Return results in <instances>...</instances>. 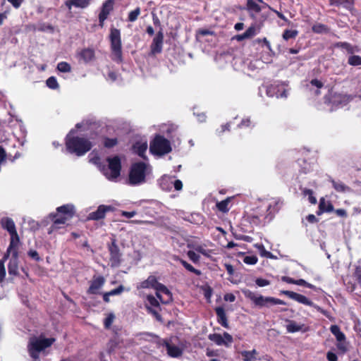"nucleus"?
Here are the masks:
<instances>
[{"label":"nucleus","mask_w":361,"mask_h":361,"mask_svg":"<svg viewBox=\"0 0 361 361\" xmlns=\"http://www.w3.org/2000/svg\"><path fill=\"white\" fill-rule=\"evenodd\" d=\"M208 338L217 345H224L226 347L231 346L233 342L232 336L227 332H224L223 336L216 333L210 334Z\"/></svg>","instance_id":"11"},{"label":"nucleus","mask_w":361,"mask_h":361,"mask_svg":"<svg viewBox=\"0 0 361 361\" xmlns=\"http://www.w3.org/2000/svg\"><path fill=\"white\" fill-rule=\"evenodd\" d=\"M140 13L141 8L140 7H137L133 11L129 12L127 20L130 23L135 22L138 18V16L140 15Z\"/></svg>","instance_id":"39"},{"label":"nucleus","mask_w":361,"mask_h":361,"mask_svg":"<svg viewBox=\"0 0 361 361\" xmlns=\"http://www.w3.org/2000/svg\"><path fill=\"white\" fill-rule=\"evenodd\" d=\"M252 124V121L250 118H245L242 119L241 122L238 125V127L240 128H248L250 127Z\"/></svg>","instance_id":"50"},{"label":"nucleus","mask_w":361,"mask_h":361,"mask_svg":"<svg viewBox=\"0 0 361 361\" xmlns=\"http://www.w3.org/2000/svg\"><path fill=\"white\" fill-rule=\"evenodd\" d=\"M78 56L80 60L87 63L95 59V51L92 48H85L78 53Z\"/></svg>","instance_id":"22"},{"label":"nucleus","mask_w":361,"mask_h":361,"mask_svg":"<svg viewBox=\"0 0 361 361\" xmlns=\"http://www.w3.org/2000/svg\"><path fill=\"white\" fill-rule=\"evenodd\" d=\"M140 288H154L156 290V295L162 303L166 304L171 299V293L166 286L157 281L156 276L150 275L148 278L140 283Z\"/></svg>","instance_id":"3"},{"label":"nucleus","mask_w":361,"mask_h":361,"mask_svg":"<svg viewBox=\"0 0 361 361\" xmlns=\"http://www.w3.org/2000/svg\"><path fill=\"white\" fill-rule=\"evenodd\" d=\"M1 225L3 228L6 229L10 235H13L14 233H18L15 224L11 219L8 217L3 218L1 220Z\"/></svg>","instance_id":"26"},{"label":"nucleus","mask_w":361,"mask_h":361,"mask_svg":"<svg viewBox=\"0 0 361 361\" xmlns=\"http://www.w3.org/2000/svg\"><path fill=\"white\" fill-rule=\"evenodd\" d=\"M124 290V287L123 285H120L116 288H114L110 291H109V294L110 296L116 295L121 294Z\"/></svg>","instance_id":"52"},{"label":"nucleus","mask_w":361,"mask_h":361,"mask_svg":"<svg viewBox=\"0 0 361 361\" xmlns=\"http://www.w3.org/2000/svg\"><path fill=\"white\" fill-rule=\"evenodd\" d=\"M134 153L137 154L141 158L146 159L147 157L145 152L147 149V144L146 142H136L132 147Z\"/></svg>","instance_id":"25"},{"label":"nucleus","mask_w":361,"mask_h":361,"mask_svg":"<svg viewBox=\"0 0 361 361\" xmlns=\"http://www.w3.org/2000/svg\"><path fill=\"white\" fill-rule=\"evenodd\" d=\"M20 244V238L18 233L11 235L10 244L7 249L5 258H7L8 255L13 257H18V247Z\"/></svg>","instance_id":"17"},{"label":"nucleus","mask_w":361,"mask_h":361,"mask_svg":"<svg viewBox=\"0 0 361 361\" xmlns=\"http://www.w3.org/2000/svg\"><path fill=\"white\" fill-rule=\"evenodd\" d=\"M47 86L52 90H56L59 87L56 78L54 76H51L47 79Z\"/></svg>","instance_id":"43"},{"label":"nucleus","mask_w":361,"mask_h":361,"mask_svg":"<svg viewBox=\"0 0 361 361\" xmlns=\"http://www.w3.org/2000/svg\"><path fill=\"white\" fill-rule=\"evenodd\" d=\"M302 194L305 195V196H308V200H309V202L311 203V204H315L317 203V199L316 197L314 196V193H313V191L311 189H308V188H304L302 190Z\"/></svg>","instance_id":"40"},{"label":"nucleus","mask_w":361,"mask_h":361,"mask_svg":"<svg viewBox=\"0 0 361 361\" xmlns=\"http://www.w3.org/2000/svg\"><path fill=\"white\" fill-rule=\"evenodd\" d=\"M178 260L180 263L183 266V267L187 269L188 271L195 274L197 276H200L202 272L200 270L194 268L190 264L187 262L185 260L178 258Z\"/></svg>","instance_id":"32"},{"label":"nucleus","mask_w":361,"mask_h":361,"mask_svg":"<svg viewBox=\"0 0 361 361\" xmlns=\"http://www.w3.org/2000/svg\"><path fill=\"white\" fill-rule=\"evenodd\" d=\"M242 293L246 298L250 300L255 306L259 308L264 307H270L276 305H286V302L283 300L274 297H265L262 295H257L249 289H243L242 290Z\"/></svg>","instance_id":"4"},{"label":"nucleus","mask_w":361,"mask_h":361,"mask_svg":"<svg viewBox=\"0 0 361 361\" xmlns=\"http://www.w3.org/2000/svg\"><path fill=\"white\" fill-rule=\"evenodd\" d=\"M334 210V205L330 201H326L324 197L319 200L317 215H321L324 212H331Z\"/></svg>","instance_id":"24"},{"label":"nucleus","mask_w":361,"mask_h":361,"mask_svg":"<svg viewBox=\"0 0 361 361\" xmlns=\"http://www.w3.org/2000/svg\"><path fill=\"white\" fill-rule=\"evenodd\" d=\"M108 250L110 255L109 260L111 267H119L122 261V254L120 251L119 247L116 243V239L111 240V243L108 245Z\"/></svg>","instance_id":"9"},{"label":"nucleus","mask_w":361,"mask_h":361,"mask_svg":"<svg viewBox=\"0 0 361 361\" xmlns=\"http://www.w3.org/2000/svg\"><path fill=\"white\" fill-rule=\"evenodd\" d=\"M149 151L152 154L163 156L170 153L172 147L169 140L158 134L150 142Z\"/></svg>","instance_id":"6"},{"label":"nucleus","mask_w":361,"mask_h":361,"mask_svg":"<svg viewBox=\"0 0 361 361\" xmlns=\"http://www.w3.org/2000/svg\"><path fill=\"white\" fill-rule=\"evenodd\" d=\"M354 0H329V5L337 7L342 6L345 9L350 10L354 6Z\"/></svg>","instance_id":"27"},{"label":"nucleus","mask_w":361,"mask_h":361,"mask_svg":"<svg viewBox=\"0 0 361 361\" xmlns=\"http://www.w3.org/2000/svg\"><path fill=\"white\" fill-rule=\"evenodd\" d=\"M8 268L9 275L16 276L18 274V257L12 256L9 261Z\"/></svg>","instance_id":"29"},{"label":"nucleus","mask_w":361,"mask_h":361,"mask_svg":"<svg viewBox=\"0 0 361 361\" xmlns=\"http://www.w3.org/2000/svg\"><path fill=\"white\" fill-rule=\"evenodd\" d=\"M160 345L166 348L167 354L171 357H179L183 354V350L177 345H171L166 340H161L159 342Z\"/></svg>","instance_id":"19"},{"label":"nucleus","mask_w":361,"mask_h":361,"mask_svg":"<svg viewBox=\"0 0 361 361\" xmlns=\"http://www.w3.org/2000/svg\"><path fill=\"white\" fill-rule=\"evenodd\" d=\"M114 1L106 0L102 6L101 11L98 16L99 25L103 27L104 25V21L108 18L109 15L114 10Z\"/></svg>","instance_id":"13"},{"label":"nucleus","mask_w":361,"mask_h":361,"mask_svg":"<svg viewBox=\"0 0 361 361\" xmlns=\"http://www.w3.org/2000/svg\"><path fill=\"white\" fill-rule=\"evenodd\" d=\"M286 329L288 332L295 333L301 330V326L297 324L295 322H290L287 326Z\"/></svg>","instance_id":"44"},{"label":"nucleus","mask_w":361,"mask_h":361,"mask_svg":"<svg viewBox=\"0 0 361 361\" xmlns=\"http://www.w3.org/2000/svg\"><path fill=\"white\" fill-rule=\"evenodd\" d=\"M312 31L317 34H327L330 29L326 25L317 23L312 25Z\"/></svg>","instance_id":"30"},{"label":"nucleus","mask_w":361,"mask_h":361,"mask_svg":"<svg viewBox=\"0 0 361 361\" xmlns=\"http://www.w3.org/2000/svg\"><path fill=\"white\" fill-rule=\"evenodd\" d=\"M330 182L332 183V186L334 190L338 192H345V191L350 190L348 186L340 180L336 181L334 179H331Z\"/></svg>","instance_id":"31"},{"label":"nucleus","mask_w":361,"mask_h":361,"mask_svg":"<svg viewBox=\"0 0 361 361\" xmlns=\"http://www.w3.org/2000/svg\"><path fill=\"white\" fill-rule=\"evenodd\" d=\"M243 356V361H253L255 360V356L257 355V352L255 349L252 350H243L240 353Z\"/></svg>","instance_id":"33"},{"label":"nucleus","mask_w":361,"mask_h":361,"mask_svg":"<svg viewBox=\"0 0 361 361\" xmlns=\"http://www.w3.org/2000/svg\"><path fill=\"white\" fill-rule=\"evenodd\" d=\"M147 312L149 314H152L158 321H161V316L157 312V310H156L155 309H153L151 307H148V306H147Z\"/></svg>","instance_id":"51"},{"label":"nucleus","mask_w":361,"mask_h":361,"mask_svg":"<svg viewBox=\"0 0 361 361\" xmlns=\"http://www.w3.org/2000/svg\"><path fill=\"white\" fill-rule=\"evenodd\" d=\"M45 348V338L41 336L39 338L33 337L30 339L28 345L30 355L36 361L39 355Z\"/></svg>","instance_id":"8"},{"label":"nucleus","mask_w":361,"mask_h":361,"mask_svg":"<svg viewBox=\"0 0 361 361\" xmlns=\"http://www.w3.org/2000/svg\"><path fill=\"white\" fill-rule=\"evenodd\" d=\"M147 164L139 161L132 164L129 173V183L131 185H137L145 180Z\"/></svg>","instance_id":"7"},{"label":"nucleus","mask_w":361,"mask_h":361,"mask_svg":"<svg viewBox=\"0 0 361 361\" xmlns=\"http://www.w3.org/2000/svg\"><path fill=\"white\" fill-rule=\"evenodd\" d=\"M109 37L111 51V59L117 63H121L123 59L120 30L114 27H111Z\"/></svg>","instance_id":"5"},{"label":"nucleus","mask_w":361,"mask_h":361,"mask_svg":"<svg viewBox=\"0 0 361 361\" xmlns=\"http://www.w3.org/2000/svg\"><path fill=\"white\" fill-rule=\"evenodd\" d=\"M225 301L234 302L235 300V296L233 293H226L224 296Z\"/></svg>","instance_id":"63"},{"label":"nucleus","mask_w":361,"mask_h":361,"mask_svg":"<svg viewBox=\"0 0 361 361\" xmlns=\"http://www.w3.org/2000/svg\"><path fill=\"white\" fill-rule=\"evenodd\" d=\"M258 247L260 251L261 256L265 257H271V255H272L271 253L270 252L267 251L263 245H259Z\"/></svg>","instance_id":"53"},{"label":"nucleus","mask_w":361,"mask_h":361,"mask_svg":"<svg viewBox=\"0 0 361 361\" xmlns=\"http://www.w3.org/2000/svg\"><path fill=\"white\" fill-rule=\"evenodd\" d=\"M338 47H341L343 49H346L348 52H353V48L350 43L348 42H339L338 43Z\"/></svg>","instance_id":"55"},{"label":"nucleus","mask_w":361,"mask_h":361,"mask_svg":"<svg viewBox=\"0 0 361 361\" xmlns=\"http://www.w3.org/2000/svg\"><path fill=\"white\" fill-rule=\"evenodd\" d=\"M246 7L249 11H254L257 13L262 11L261 6L254 0H247Z\"/></svg>","instance_id":"37"},{"label":"nucleus","mask_w":361,"mask_h":361,"mask_svg":"<svg viewBox=\"0 0 361 361\" xmlns=\"http://www.w3.org/2000/svg\"><path fill=\"white\" fill-rule=\"evenodd\" d=\"M231 202V197H227L226 200L216 202V207L219 211L226 213L229 210L228 204Z\"/></svg>","instance_id":"35"},{"label":"nucleus","mask_w":361,"mask_h":361,"mask_svg":"<svg viewBox=\"0 0 361 361\" xmlns=\"http://www.w3.org/2000/svg\"><path fill=\"white\" fill-rule=\"evenodd\" d=\"M147 300L148 302L149 303V305L152 307H159V301L153 295H147Z\"/></svg>","instance_id":"49"},{"label":"nucleus","mask_w":361,"mask_h":361,"mask_svg":"<svg viewBox=\"0 0 361 361\" xmlns=\"http://www.w3.org/2000/svg\"><path fill=\"white\" fill-rule=\"evenodd\" d=\"M187 255L192 262H194V263L199 262L200 257L199 255L196 254L194 251H192V250L188 251Z\"/></svg>","instance_id":"46"},{"label":"nucleus","mask_w":361,"mask_h":361,"mask_svg":"<svg viewBox=\"0 0 361 361\" xmlns=\"http://www.w3.org/2000/svg\"><path fill=\"white\" fill-rule=\"evenodd\" d=\"M28 255L33 259L38 261L39 259V255L35 250H30L28 252Z\"/></svg>","instance_id":"64"},{"label":"nucleus","mask_w":361,"mask_h":361,"mask_svg":"<svg viewBox=\"0 0 361 361\" xmlns=\"http://www.w3.org/2000/svg\"><path fill=\"white\" fill-rule=\"evenodd\" d=\"M6 258H4L0 260V282H2L6 276V269L4 266V262Z\"/></svg>","instance_id":"47"},{"label":"nucleus","mask_w":361,"mask_h":361,"mask_svg":"<svg viewBox=\"0 0 361 361\" xmlns=\"http://www.w3.org/2000/svg\"><path fill=\"white\" fill-rule=\"evenodd\" d=\"M164 42V34L162 30L159 31L154 37L150 46L151 52L153 54H159L162 51Z\"/></svg>","instance_id":"18"},{"label":"nucleus","mask_w":361,"mask_h":361,"mask_svg":"<svg viewBox=\"0 0 361 361\" xmlns=\"http://www.w3.org/2000/svg\"><path fill=\"white\" fill-rule=\"evenodd\" d=\"M114 207L111 205L101 204L97 210L88 214L87 220L99 221L103 220L106 217V214L109 212H113Z\"/></svg>","instance_id":"12"},{"label":"nucleus","mask_w":361,"mask_h":361,"mask_svg":"<svg viewBox=\"0 0 361 361\" xmlns=\"http://www.w3.org/2000/svg\"><path fill=\"white\" fill-rule=\"evenodd\" d=\"M118 140L116 137L110 138L104 137L103 139V145L105 148L111 149L117 145Z\"/></svg>","instance_id":"36"},{"label":"nucleus","mask_w":361,"mask_h":361,"mask_svg":"<svg viewBox=\"0 0 361 361\" xmlns=\"http://www.w3.org/2000/svg\"><path fill=\"white\" fill-rule=\"evenodd\" d=\"M90 287L87 290L88 295H97L99 293V290L105 283V279L102 276L94 275L92 279L90 281Z\"/></svg>","instance_id":"15"},{"label":"nucleus","mask_w":361,"mask_h":361,"mask_svg":"<svg viewBox=\"0 0 361 361\" xmlns=\"http://www.w3.org/2000/svg\"><path fill=\"white\" fill-rule=\"evenodd\" d=\"M243 262L247 264L253 265L257 262V257L254 255L245 256L243 259Z\"/></svg>","instance_id":"48"},{"label":"nucleus","mask_w":361,"mask_h":361,"mask_svg":"<svg viewBox=\"0 0 361 361\" xmlns=\"http://www.w3.org/2000/svg\"><path fill=\"white\" fill-rule=\"evenodd\" d=\"M91 0H67L66 5L71 8L73 6L77 8H86Z\"/></svg>","instance_id":"28"},{"label":"nucleus","mask_w":361,"mask_h":361,"mask_svg":"<svg viewBox=\"0 0 361 361\" xmlns=\"http://www.w3.org/2000/svg\"><path fill=\"white\" fill-rule=\"evenodd\" d=\"M108 166L111 171L109 179H115L121 175V161L118 156L108 157L106 159Z\"/></svg>","instance_id":"10"},{"label":"nucleus","mask_w":361,"mask_h":361,"mask_svg":"<svg viewBox=\"0 0 361 361\" xmlns=\"http://www.w3.org/2000/svg\"><path fill=\"white\" fill-rule=\"evenodd\" d=\"M214 310L216 314L218 323L220 324L224 328L228 329L229 327L228 322L224 308L223 307L219 306L215 307Z\"/></svg>","instance_id":"23"},{"label":"nucleus","mask_w":361,"mask_h":361,"mask_svg":"<svg viewBox=\"0 0 361 361\" xmlns=\"http://www.w3.org/2000/svg\"><path fill=\"white\" fill-rule=\"evenodd\" d=\"M212 295V289L210 286H207L204 289V296L207 300H210Z\"/></svg>","instance_id":"58"},{"label":"nucleus","mask_w":361,"mask_h":361,"mask_svg":"<svg viewBox=\"0 0 361 361\" xmlns=\"http://www.w3.org/2000/svg\"><path fill=\"white\" fill-rule=\"evenodd\" d=\"M66 150L77 157H82L88 152L93 145L87 138L68 134L65 139Z\"/></svg>","instance_id":"1"},{"label":"nucleus","mask_w":361,"mask_h":361,"mask_svg":"<svg viewBox=\"0 0 361 361\" xmlns=\"http://www.w3.org/2000/svg\"><path fill=\"white\" fill-rule=\"evenodd\" d=\"M270 10H271L273 12H274L276 16L281 20H284L285 22H288V23H290L289 20H288V18L281 12L272 8L271 6H268L267 4H266Z\"/></svg>","instance_id":"56"},{"label":"nucleus","mask_w":361,"mask_h":361,"mask_svg":"<svg viewBox=\"0 0 361 361\" xmlns=\"http://www.w3.org/2000/svg\"><path fill=\"white\" fill-rule=\"evenodd\" d=\"M75 214L74 206L67 204L59 207L56 213H51L49 217L53 224L49 228L48 233H53L55 230L61 228V224H65L68 221L71 220Z\"/></svg>","instance_id":"2"},{"label":"nucleus","mask_w":361,"mask_h":361,"mask_svg":"<svg viewBox=\"0 0 361 361\" xmlns=\"http://www.w3.org/2000/svg\"><path fill=\"white\" fill-rule=\"evenodd\" d=\"M348 64L353 66H361V56L358 55H353L348 58Z\"/></svg>","instance_id":"42"},{"label":"nucleus","mask_w":361,"mask_h":361,"mask_svg":"<svg viewBox=\"0 0 361 361\" xmlns=\"http://www.w3.org/2000/svg\"><path fill=\"white\" fill-rule=\"evenodd\" d=\"M307 221L310 224H315L318 222V219L314 214H309L306 216Z\"/></svg>","instance_id":"62"},{"label":"nucleus","mask_w":361,"mask_h":361,"mask_svg":"<svg viewBox=\"0 0 361 361\" xmlns=\"http://www.w3.org/2000/svg\"><path fill=\"white\" fill-rule=\"evenodd\" d=\"M281 281L290 284H295L298 286H305L314 290H317L318 289L315 286L307 282L302 279L295 280L291 277L283 276L281 277Z\"/></svg>","instance_id":"21"},{"label":"nucleus","mask_w":361,"mask_h":361,"mask_svg":"<svg viewBox=\"0 0 361 361\" xmlns=\"http://www.w3.org/2000/svg\"><path fill=\"white\" fill-rule=\"evenodd\" d=\"M115 316L113 313H110L104 321V326L105 329H109L114 322Z\"/></svg>","instance_id":"45"},{"label":"nucleus","mask_w":361,"mask_h":361,"mask_svg":"<svg viewBox=\"0 0 361 361\" xmlns=\"http://www.w3.org/2000/svg\"><path fill=\"white\" fill-rule=\"evenodd\" d=\"M255 283L259 287H264L270 284L269 281L262 278L257 279Z\"/></svg>","instance_id":"54"},{"label":"nucleus","mask_w":361,"mask_h":361,"mask_svg":"<svg viewBox=\"0 0 361 361\" xmlns=\"http://www.w3.org/2000/svg\"><path fill=\"white\" fill-rule=\"evenodd\" d=\"M326 358L329 361H337L338 360V356L336 353L333 352H328L326 354Z\"/></svg>","instance_id":"60"},{"label":"nucleus","mask_w":361,"mask_h":361,"mask_svg":"<svg viewBox=\"0 0 361 361\" xmlns=\"http://www.w3.org/2000/svg\"><path fill=\"white\" fill-rule=\"evenodd\" d=\"M57 69L61 73H69L71 71V66L68 63L61 61L58 63Z\"/></svg>","instance_id":"41"},{"label":"nucleus","mask_w":361,"mask_h":361,"mask_svg":"<svg viewBox=\"0 0 361 361\" xmlns=\"http://www.w3.org/2000/svg\"><path fill=\"white\" fill-rule=\"evenodd\" d=\"M197 32L202 36L212 35L214 34V32L207 29H200Z\"/></svg>","instance_id":"59"},{"label":"nucleus","mask_w":361,"mask_h":361,"mask_svg":"<svg viewBox=\"0 0 361 361\" xmlns=\"http://www.w3.org/2000/svg\"><path fill=\"white\" fill-rule=\"evenodd\" d=\"M260 29L261 27L259 25L257 26L256 24H252L246 30L245 32V35L246 36L247 39H250L257 35V33L260 31Z\"/></svg>","instance_id":"34"},{"label":"nucleus","mask_w":361,"mask_h":361,"mask_svg":"<svg viewBox=\"0 0 361 361\" xmlns=\"http://www.w3.org/2000/svg\"><path fill=\"white\" fill-rule=\"evenodd\" d=\"M280 295H284L288 297L289 298L297 301L300 304H303L307 306H312L313 302L309 300L307 297L303 295L297 293L290 290H281Z\"/></svg>","instance_id":"16"},{"label":"nucleus","mask_w":361,"mask_h":361,"mask_svg":"<svg viewBox=\"0 0 361 361\" xmlns=\"http://www.w3.org/2000/svg\"><path fill=\"white\" fill-rule=\"evenodd\" d=\"M283 201L280 198L274 199V200L269 204L267 207V216L265 217L269 218V221L272 219L274 214L277 213L282 207Z\"/></svg>","instance_id":"20"},{"label":"nucleus","mask_w":361,"mask_h":361,"mask_svg":"<svg viewBox=\"0 0 361 361\" xmlns=\"http://www.w3.org/2000/svg\"><path fill=\"white\" fill-rule=\"evenodd\" d=\"M298 35V31L296 30H285L283 33V39L286 41L290 39H295Z\"/></svg>","instance_id":"38"},{"label":"nucleus","mask_w":361,"mask_h":361,"mask_svg":"<svg viewBox=\"0 0 361 361\" xmlns=\"http://www.w3.org/2000/svg\"><path fill=\"white\" fill-rule=\"evenodd\" d=\"M310 82L312 86H314L318 89H321L324 87V83L317 78L311 80Z\"/></svg>","instance_id":"57"},{"label":"nucleus","mask_w":361,"mask_h":361,"mask_svg":"<svg viewBox=\"0 0 361 361\" xmlns=\"http://www.w3.org/2000/svg\"><path fill=\"white\" fill-rule=\"evenodd\" d=\"M230 126H231L230 123H226L222 125L221 126V130H217L218 133L220 135V134L224 133L226 130L229 131L230 130Z\"/></svg>","instance_id":"61"},{"label":"nucleus","mask_w":361,"mask_h":361,"mask_svg":"<svg viewBox=\"0 0 361 361\" xmlns=\"http://www.w3.org/2000/svg\"><path fill=\"white\" fill-rule=\"evenodd\" d=\"M330 331L331 334L335 336L338 343L336 344L337 348L341 351L342 353H345L347 351V347L345 344V336L341 331L340 327L338 325H331L330 327Z\"/></svg>","instance_id":"14"}]
</instances>
